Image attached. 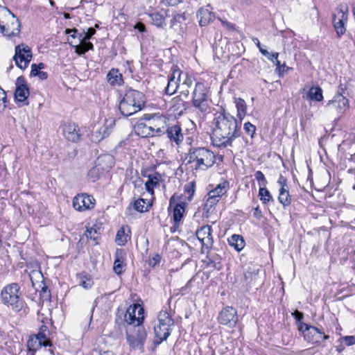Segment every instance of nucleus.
<instances>
[{
    "mask_svg": "<svg viewBox=\"0 0 355 355\" xmlns=\"http://www.w3.org/2000/svg\"><path fill=\"white\" fill-rule=\"evenodd\" d=\"M212 144L218 148L232 147L233 141L240 136L237 120L227 112H217L213 120Z\"/></svg>",
    "mask_w": 355,
    "mask_h": 355,
    "instance_id": "f257e3e1",
    "label": "nucleus"
},
{
    "mask_svg": "<svg viewBox=\"0 0 355 355\" xmlns=\"http://www.w3.org/2000/svg\"><path fill=\"white\" fill-rule=\"evenodd\" d=\"M145 103L146 97L142 92L129 89L121 99L119 108L123 116H129L141 110Z\"/></svg>",
    "mask_w": 355,
    "mask_h": 355,
    "instance_id": "f03ea898",
    "label": "nucleus"
},
{
    "mask_svg": "<svg viewBox=\"0 0 355 355\" xmlns=\"http://www.w3.org/2000/svg\"><path fill=\"white\" fill-rule=\"evenodd\" d=\"M186 159L196 170L206 171L216 162L215 154L205 147L191 148Z\"/></svg>",
    "mask_w": 355,
    "mask_h": 355,
    "instance_id": "7ed1b4c3",
    "label": "nucleus"
},
{
    "mask_svg": "<svg viewBox=\"0 0 355 355\" xmlns=\"http://www.w3.org/2000/svg\"><path fill=\"white\" fill-rule=\"evenodd\" d=\"M2 303L11 308L14 311L19 312L24 307V300L20 292V286L17 283H11L5 286L0 293Z\"/></svg>",
    "mask_w": 355,
    "mask_h": 355,
    "instance_id": "20e7f679",
    "label": "nucleus"
},
{
    "mask_svg": "<svg viewBox=\"0 0 355 355\" xmlns=\"http://www.w3.org/2000/svg\"><path fill=\"white\" fill-rule=\"evenodd\" d=\"M21 24L15 15L6 7L0 6V30L6 36L11 37L19 33Z\"/></svg>",
    "mask_w": 355,
    "mask_h": 355,
    "instance_id": "39448f33",
    "label": "nucleus"
},
{
    "mask_svg": "<svg viewBox=\"0 0 355 355\" xmlns=\"http://www.w3.org/2000/svg\"><path fill=\"white\" fill-rule=\"evenodd\" d=\"M209 89L202 83H197L192 94V104L202 114L205 115L209 112Z\"/></svg>",
    "mask_w": 355,
    "mask_h": 355,
    "instance_id": "423d86ee",
    "label": "nucleus"
},
{
    "mask_svg": "<svg viewBox=\"0 0 355 355\" xmlns=\"http://www.w3.org/2000/svg\"><path fill=\"white\" fill-rule=\"evenodd\" d=\"M174 321L166 311L159 312L157 317V324L154 327L156 340L155 345L160 344L170 336Z\"/></svg>",
    "mask_w": 355,
    "mask_h": 355,
    "instance_id": "0eeeda50",
    "label": "nucleus"
},
{
    "mask_svg": "<svg viewBox=\"0 0 355 355\" xmlns=\"http://www.w3.org/2000/svg\"><path fill=\"white\" fill-rule=\"evenodd\" d=\"M113 165V158L110 155H104L99 156L96 161V165L92 167L87 173V175L92 182H95L101 175L108 171Z\"/></svg>",
    "mask_w": 355,
    "mask_h": 355,
    "instance_id": "6e6552de",
    "label": "nucleus"
},
{
    "mask_svg": "<svg viewBox=\"0 0 355 355\" xmlns=\"http://www.w3.org/2000/svg\"><path fill=\"white\" fill-rule=\"evenodd\" d=\"M349 107V100L342 94H336L332 100L329 101L324 108L327 113L336 115L339 118Z\"/></svg>",
    "mask_w": 355,
    "mask_h": 355,
    "instance_id": "1a4fd4ad",
    "label": "nucleus"
},
{
    "mask_svg": "<svg viewBox=\"0 0 355 355\" xmlns=\"http://www.w3.org/2000/svg\"><path fill=\"white\" fill-rule=\"evenodd\" d=\"M147 339V332L144 327L135 328L131 333H127L126 340L129 347L134 350L144 352V345Z\"/></svg>",
    "mask_w": 355,
    "mask_h": 355,
    "instance_id": "9d476101",
    "label": "nucleus"
},
{
    "mask_svg": "<svg viewBox=\"0 0 355 355\" xmlns=\"http://www.w3.org/2000/svg\"><path fill=\"white\" fill-rule=\"evenodd\" d=\"M180 197L176 196L175 194L173 195L170 200H169V207L168 209H170L172 206L174 205L173 209V225L171 227V232H176L180 225L181 220L183 218L184 213L185 211V208L187 207V203L180 201L178 202Z\"/></svg>",
    "mask_w": 355,
    "mask_h": 355,
    "instance_id": "9b49d317",
    "label": "nucleus"
},
{
    "mask_svg": "<svg viewBox=\"0 0 355 355\" xmlns=\"http://www.w3.org/2000/svg\"><path fill=\"white\" fill-rule=\"evenodd\" d=\"M32 58V51L28 45L22 43L15 46V55L12 60L19 69L22 70L26 69L31 61Z\"/></svg>",
    "mask_w": 355,
    "mask_h": 355,
    "instance_id": "f8f14e48",
    "label": "nucleus"
},
{
    "mask_svg": "<svg viewBox=\"0 0 355 355\" xmlns=\"http://www.w3.org/2000/svg\"><path fill=\"white\" fill-rule=\"evenodd\" d=\"M348 9L347 7L340 6L336 9L333 14V24L338 37L345 33V24L348 18Z\"/></svg>",
    "mask_w": 355,
    "mask_h": 355,
    "instance_id": "ddd939ff",
    "label": "nucleus"
},
{
    "mask_svg": "<svg viewBox=\"0 0 355 355\" xmlns=\"http://www.w3.org/2000/svg\"><path fill=\"white\" fill-rule=\"evenodd\" d=\"M144 319V308L138 304L130 305L124 316L125 322L137 327L143 322Z\"/></svg>",
    "mask_w": 355,
    "mask_h": 355,
    "instance_id": "4468645a",
    "label": "nucleus"
},
{
    "mask_svg": "<svg viewBox=\"0 0 355 355\" xmlns=\"http://www.w3.org/2000/svg\"><path fill=\"white\" fill-rule=\"evenodd\" d=\"M218 320L220 324L234 327L239 320L237 311L232 306H226L220 312Z\"/></svg>",
    "mask_w": 355,
    "mask_h": 355,
    "instance_id": "2eb2a0df",
    "label": "nucleus"
},
{
    "mask_svg": "<svg viewBox=\"0 0 355 355\" xmlns=\"http://www.w3.org/2000/svg\"><path fill=\"white\" fill-rule=\"evenodd\" d=\"M211 232V227L209 225L202 226L196 232V235L202 244V249H205L207 252L212 248L214 243Z\"/></svg>",
    "mask_w": 355,
    "mask_h": 355,
    "instance_id": "dca6fc26",
    "label": "nucleus"
},
{
    "mask_svg": "<svg viewBox=\"0 0 355 355\" xmlns=\"http://www.w3.org/2000/svg\"><path fill=\"white\" fill-rule=\"evenodd\" d=\"M95 199L86 193L76 195L73 200V207L76 210L83 211L94 207Z\"/></svg>",
    "mask_w": 355,
    "mask_h": 355,
    "instance_id": "f3484780",
    "label": "nucleus"
},
{
    "mask_svg": "<svg viewBox=\"0 0 355 355\" xmlns=\"http://www.w3.org/2000/svg\"><path fill=\"white\" fill-rule=\"evenodd\" d=\"M167 119L163 115L153 114L148 119L153 133L155 136H159L165 133L166 130Z\"/></svg>",
    "mask_w": 355,
    "mask_h": 355,
    "instance_id": "a211bd4d",
    "label": "nucleus"
},
{
    "mask_svg": "<svg viewBox=\"0 0 355 355\" xmlns=\"http://www.w3.org/2000/svg\"><path fill=\"white\" fill-rule=\"evenodd\" d=\"M329 338L322 329L311 326L304 335V339L309 343L319 345L322 340Z\"/></svg>",
    "mask_w": 355,
    "mask_h": 355,
    "instance_id": "6ab92c4d",
    "label": "nucleus"
},
{
    "mask_svg": "<svg viewBox=\"0 0 355 355\" xmlns=\"http://www.w3.org/2000/svg\"><path fill=\"white\" fill-rule=\"evenodd\" d=\"M29 96V89L26 85L25 78L19 76L16 80V89L15 98L17 103H24Z\"/></svg>",
    "mask_w": 355,
    "mask_h": 355,
    "instance_id": "aec40b11",
    "label": "nucleus"
},
{
    "mask_svg": "<svg viewBox=\"0 0 355 355\" xmlns=\"http://www.w3.org/2000/svg\"><path fill=\"white\" fill-rule=\"evenodd\" d=\"M181 70L177 67L172 69V73L168 76V84L166 87V94L172 95L175 94L178 89L180 82Z\"/></svg>",
    "mask_w": 355,
    "mask_h": 355,
    "instance_id": "412c9836",
    "label": "nucleus"
},
{
    "mask_svg": "<svg viewBox=\"0 0 355 355\" xmlns=\"http://www.w3.org/2000/svg\"><path fill=\"white\" fill-rule=\"evenodd\" d=\"M42 346H49L48 351L52 348L51 343H46L41 340L36 335L31 337L27 342L28 353L29 355H35V352L42 347Z\"/></svg>",
    "mask_w": 355,
    "mask_h": 355,
    "instance_id": "4be33fe9",
    "label": "nucleus"
},
{
    "mask_svg": "<svg viewBox=\"0 0 355 355\" xmlns=\"http://www.w3.org/2000/svg\"><path fill=\"white\" fill-rule=\"evenodd\" d=\"M103 228L101 223H96L92 226L87 227L85 232V236L94 242V245H97L101 239V235L103 232Z\"/></svg>",
    "mask_w": 355,
    "mask_h": 355,
    "instance_id": "5701e85b",
    "label": "nucleus"
},
{
    "mask_svg": "<svg viewBox=\"0 0 355 355\" xmlns=\"http://www.w3.org/2000/svg\"><path fill=\"white\" fill-rule=\"evenodd\" d=\"M165 133L170 141L174 142L177 145H179L183 141L184 136L182 128L178 124L167 127Z\"/></svg>",
    "mask_w": 355,
    "mask_h": 355,
    "instance_id": "b1692460",
    "label": "nucleus"
},
{
    "mask_svg": "<svg viewBox=\"0 0 355 355\" xmlns=\"http://www.w3.org/2000/svg\"><path fill=\"white\" fill-rule=\"evenodd\" d=\"M63 135L67 139L72 142L79 141L80 135L78 127L74 123L64 124L62 127Z\"/></svg>",
    "mask_w": 355,
    "mask_h": 355,
    "instance_id": "393cba45",
    "label": "nucleus"
},
{
    "mask_svg": "<svg viewBox=\"0 0 355 355\" xmlns=\"http://www.w3.org/2000/svg\"><path fill=\"white\" fill-rule=\"evenodd\" d=\"M114 257L113 270L116 275H119L123 272L126 266L123 250L121 249L116 250Z\"/></svg>",
    "mask_w": 355,
    "mask_h": 355,
    "instance_id": "a878e982",
    "label": "nucleus"
},
{
    "mask_svg": "<svg viewBox=\"0 0 355 355\" xmlns=\"http://www.w3.org/2000/svg\"><path fill=\"white\" fill-rule=\"evenodd\" d=\"M162 181V178L160 173H154L148 175V180L145 183L146 191L151 193H154V189L159 186L160 182Z\"/></svg>",
    "mask_w": 355,
    "mask_h": 355,
    "instance_id": "bb28decb",
    "label": "nucleus"
},
{
    "mask_svg": "<svg viewBox=\"0 0 355 355\" xmlns=\"http://www.w3.org/2000/svg\"><path fill=\"white\" fill-rule=\"evenodd\" d=\"M107 81L112 86H120L123 84L122 74L118 69H112L107 74Z\"/></svg>",
    "mask_w": 355,
    "mask_h": 355,
    "instance_id": "cd10ccee",
    "label": "nucleus"
},
{
    "mask_svg": "<svg viewBox=\"0 0 355 355\" xmlns=\"http://www.w3.org/2000/svg\"><path fill=\"white\" fill-rule=\"evenodd\" d=\"M197 17L199 19V24L204 26L213 21L214 15L207 9L200 8L197 13Z\"/></svg>",
    "mask_w": 355,
    "mask_h": 355,
    "instance_id": "c85d7f7f",
    "label": "nucleus"
},
{
    "mask_svg": "<svg viewBox=\"0 0 355 355\" xmlns=\"http://www.w3.org/2000/svg\"><path fill=\"white\" fill-rule=\"evenodd\" d=\"M135 130L137 135L141 137H155L149 123L148 124L142 122L139 123L135 126Z\"/></svg>",
    "mask_w": 355,
    "mask_h": 355,
    "instance_id": "c756f323",
    "label": "nucleus"
},
{
    "mask_svg": "<svg viewBox=\"0 0 355 355\" xmlns=\"http://www.w3.org/2000/svg\"><path fill=\"white\" fill-rule=\"evenodd\" d=\"M130 230L129 227H122L116 235V242L119 245H124L130 239Z\"/></svg>",
    "mask_w": 355,
    "mask_h": 355,
    "instance_id": "7c9ffc66",
    "label": "nucleus"
},
{
    "mask_svg": "<svg viewBox=\"0 0 355 355\" xmlns=\"http://www.w3.org/2000/svg\"><path fill=\"white\" fill-rule=\"evenodd\" d=\"M186 20L184 13H178L173 16L170 21V26L176 31H181L183 29L182 25Z\"/></svg>",
    "mask_w": 355,
    "mask_h": 355,
    "instance_id": "2f4dec72",
    "label": "nucleus"
},
{
    "mask_svg": "<svg viewBox=\"0 0 355 355\" xmlns=\"http://www.w3.org/2000/svg\"><path fill=\"white\" fill-rule=\"evenodd\" d=\"M229 189V182L227 181H223L219 183L214 189L211 190L208 193L211 196H214L220 200L221 197L225 195Z\"/></svg>",
    "mask_w": 355,
    "mask_h": 355,
    "instance_id": "473e14b6",
    "label": "nucleus"
},
{
    "mask_svg": "<svg viewBox=\"0 0 355 355\" xmlns=\"http://www.w3.org/2000/svg\"><path fill=\"white\" fill-rule=\"evenodd\" d=\"M168 10H161L152 13L150 16L153 24L157 27H162L165 24V18L168 15Z\"/></svg>",
    "mask_w": 355,
    "mask_h": 355,
    "instance_id": "72a5a7b5",
    "label": "nucleus"
},
{
    "mask_svg": "<svg viewBox=\"0 0 355 355\" xmlns=\"http://www.w3.org/2000/svg\"><path fill=\"white\" fill-rule=\"evenodd\" d=\"M228 243L233 247L237 252H240L245 247V241L241 235L233 234L228 239Z\"/></svg>",
    "mask_w": 355,
    "mask_h": 355,
    "instance_id": "f704fd0d",
    "label": "nucleus"
},
{
    "mask_svg": "<svg viewBox=\"0 0 355 355\" xmlns=\"http://www.w3.org/2000/svg\"><path fill=\"white\" fill-rule=\"evenodd\" d=\"M303 98L311 101H321L323 99L322 90L319 87H312L306 96H303Z\"/></svg>",
    "mask_w": 355,
    "mask_h": 355,
    "instance_id": "c9c22d12",
    "label": "nucleus"
},
{
    "mask_svg": "<svg viewBox=\"0 0 355 355\" xmlns=\"http://www.w3.org/2000/svg\"><path fill=\"white\" fill-rule=\"evenodd\" d=\"M259 269L255 266H248L247 270L244 273L245 281L251 284L255 282L258 277Z\"/></svg>",
    "mask_w": 355,
    "mask_h": 355,
    "instance_id": "e433bc0d",
    "label": "nucleus"
},
{
    "mask_svg": "<svg viewBox=\"0 0 355 355\" xmlns=\"http://www.w3.org/2000/svg\"><path fill=\"white\" fill-rule=\"evenodd\" d=\"M234 103L237 110V116L240 121L243 119L247 113V105L245 101L241 98H234Z\"/></svg>",
    "mask_w": 355,
    "mask_h": 355,
    "instance_id": "4c0bfd02",
    "label": "nucleus"
},
{
    "mask_svg": "<svg viewBox=\"0 0 355 355\" xmlns=\"http://www.w3.org/2000/svg\"><path fill=\"white\" fill-rule=\"evenodd\" d=\"M29 277L31 281L32 285L34 287L35 285V280L42 279L41 284L40 285V288H41V291L43 293H46L47 291V286L43 283V275L42 272L39 270H32L29 274Z\"/></svg>",
    "mask_w": 355,
    "mask_h": 355,
    "instance_id": "58836bf2",
    "label": "nucleus"
},
{
    "mask_svg": "<svg viewBox=\"0 0 355 355\" xmlns=\"http://www.w3.org/2000/svg\"><path fill=\"white\" fill-rule=\"evenodd\" d=\"M278 200L284 207L288 206L291 203V196L288 188H280Z\"/></svg>",
    "mask_w": 355,
    "mask_h": 355,
    "instance_id": "ea45409f",
    "label": "nucleus"
},
{
    "mask_svg": "<svg viewBox=\"0 0 355 355\" xmlns=\"http://www.w3.org/2000/svg\"><path fill=\"white\" fill-rule=\"evenodd\" d=\"M80 286L85 289H89L92 287L94 282L91 276L86 274L80 275Z\"/></svg>",
    "mask_w": 355,
    "mask_h": 355,
    "instance_id": "a19ab883",
    "label": "nucleus"
},
{
    "mask_svg": "<svg viewBox=\"0 0 355 355\" xmlns=\"http://www.w3.org/2000/svg\"><path fill=\"white\" fill-rule=\"evenodd\" d=\"M115 125L114 120L106 121L103 126L100 128L103 138L107 137Z\"/></svg>",
    "mask_w": 355,
    "mask_h": 355,
    "instance_id": "79ce46f5",
    "label": "nucleus"
},
{
    "mask_svg": "<svg viewBox=\"0 0 355 355\" xmlns=\"http://www.w3.org/2000/svg\"><path fill=\"white\" fill-rule=\"evenodd\" d=\"M260 200L263 204H267L270 201H273V198L270 191L266 187H260L259 191Z\"/></svg>",
    "mask_w": 355,
    "mask_h": 355,
    "instance_id": "37998d69",
    "label": "nucleus"
},
{
    "mask_svg": "<svg viewBox=\"0 0 355 355\" xmlns=\"http://www.w3.org/2000/svg\"><path fill=\"white\" fill-rule=\"evenodd\" d=\"M49 334L50 333L48 327L46 325H42L40 328L38 334L36 336L46 343H51L49 338Z\"/></svg>",
    "mask_w": 355,
    "mask_h": 355,
    "instance_id": "c03bdc74",
    "label": "nucleus"
},
{
    "mask_svg": "<svg viewBox=\"0 0 355 355\" xmlns=\"http://www.w3.org/2000/svg\"><path fill=\"white\" fill-rule=\"evenodd\" d=\"M195 187H196V183L194 181H192V182H190L186 184L184 187V193L189 194L187 199L189 201L191 200L192 197L195 193Z\"/></svg>",
    "mask_w": 355,
    "mask_h": 355,
    "instance_id": "a18cd8bd",
    "label": "nucleus"
},
{
    "mask_svg": "<svg viewBox=\"0 0 355 355\" xmlns=\"http://www.w3.org/2000/svg\"><path fill=\"white\" fill-rule=\"evenodd\" d=\"M134 208L139 212H144L148 210V205L144 199L139 198L134 202Z\"/></svg>",
    "mask_w": 355,
    "mask_h": 355,
    "instance_id": "49530a36",
    "label": "nucleus"
},
{
    "mask_svg": "<svg viewBox=\"0 0 355 355\" xmlns=\"http://www.w3.org/2000/svg\"><path fill=\"white\" fill-rule=\"evenodd\" d=\"M180 80H182V83L180 82V85L183 86H187L188 87H191L193 85V79L191 76H189L187 73H183L181 71Z\"/></svg>",
    "mask_w": 355,
    "mask_h": 355,
    "instance_id": "de8ad7c7",
    "label": "nucleus"
},
{
    "mask_svg": "<svg viewBox=\"0 0 355 355\" xmlns=\"http://www.w3.org/2000/svg\"><path fill=\"white\" fill-rule=\"evenodd\" d=\"M219 198L214 196H211V195L208 193V198L205 202V207L207 209V211H209L214 206H215L219 202Z\"/></svg>",
    "mask_w": 355,
    "mask_h": 355,
    "instance_id": "09e8293b",
    "label": "nucleus"
},
{
    "mask_svg": "<svg viewBox=\"0 0 355 355\" xmlns=\"http://www.w3.org/2000/svg\"><path fill=\"white\" fill-rule=\"evenodd\" d=\"M96 33L94 28H89L87 32L80 33L78 38L80 41H87L89 40Z\"/></svg>",
    "mask_w": 355,
    "mask_h": 355,
    "instance_id": "8fccbe9b",
    "label": "nucleus"
},
{
    "mask_svg": "<svg viewBox=\"0 0 355 355\" xmlns=\"http://www.w3.org/2000/svg\"><path fill=\"white\" fill-rule=\"evenodd\" d=\"M261 53L266 56L268 60L272 61L273 63H275L277 60H278V53H270L266 49H261Z\"/></svg>",
    "mask_w": 355,
    "mask_h": 355,
    "instance_id": "3c124183",
    "label": "nucleus"
},
{
    "mask_svg": "<svg viewBox=\"0 0 355 355\" xmlns=\"http://www.w3.org/2000/svg\"><path fill=\"white\" fill-rule=\"evenodd\" d=\"M243 130L246 134L249 135L252 138L256 131V127L251 123L246 122L243 125Z\"/></svg>",
    "mask_w": 355,
    "mask_h": 355,
    "instance_id": "603ef678",
    "label": "nucleus"
},
{
    "mask_svg": "<svg viewBox=\"0 0 355 355\" xmlns=\"http://www.w3.org/2000/svg\"><path fill=\"white\" fill-rule=\"evenodd\" d=\"M6 101V94L4 90L0 87V113L4 111Z\"/></svg>",
    "mask_w": 355,
    "mask_h": 355,
    "instance_id": "864d4df0",
    "label": "nucleus"
},
{
    "mask_svg": "<svg viewBox=\"0 0 355 355\" xmlns=\"http://www.w3.org/2000/svg\"><path fill=\"white\" fill-rule=\"evenodd\" d=\"M254 176H255V179L259 182V185L263 186V187L266 186V184L267 183V180L265 178L263 173L261 171H257L254 174Z\"/></svg>",
    "mask_w": 355,
    "mask_h": 355,
    "instance_id": "5fc2aeb1",
    "label": "nucleus"
},
{
    "mask_svg": "<svg viewBox=\"0 0 355 355\" xmlns=\"http://www.w3.org/2000/svg\"><path fill=\"white\" fill-rule=\"evenodd\" d=\"M103 139L104 138L100 128L96 131H94L91 136L92 141L95 143L99 142Z\"/></svg>",
    "mask_w": 355,
    "mask_h": 355,
    "instance_id": "6e6d98bb",
    "label": "nucleus"
},
{
    "mask_svg": "<svg viewBox=\"0 0 355 355\" xmlns=\"http://www.w3.org/2000/svg\"><path fill=\"white\" fill-rule=\"evenodd\" d=\"M161 261V257L159 254H155L148 259V266L151 268H155L159 263Z\"/></svg>",
    "mask_w": 355,
    "mask_h": 355,
    "instance_id": "4d7b16f0",
    "label": "nucleus"
},
{
    "mask_svg": "<svg viewBox=\"0 0 355 355\" xmlns=\"http://www.w3.org/2000/svg\"><path fill=\"white\" fill-rule=\"evenodd\" d=\"M189 89L190 87L179 84L178 91H179L181 96H183L185 98H188L189 96Z\"/></svg>",
    "mask_w": 355,
    "mask_h": 355,
    "instance_id": "13d9d810",
    "label": "nucleus"
},
{
    "mask_svg": "<svg viewBox=\"0 0 355 355\" xmlns=\"http://www.w3.org/2000/svg\"><path fill=\"white\" fill-rule=\"evenodd\" d=\"M311 327V325H309L302 322H300L298 324V329L300 331H301L304 337L306 332L308 331V329H310Z\"/></svg>",
    "mask_w": 355,
    "mask_h": 355,
    "instance_id": "bf43d9fd",
    "label": "nucleus"
},
{
    "mask_svg": "<svg viewBox=\"0 0 355 355\" xmlns=\"http://www.w3.org/2000/svg\"><path fill=\"white\" fill-rule=\"evenodd\" d=\"M347 346H350L355 344V336H346L342 338Z\"/></svg>",
    "mask_w": 355,
    "mask_h": 355,
    "instance_id": "052dcab7",
    "label": "nucleus"
},
{
    "mask_svg": "<svg viewBox=\"0 0 355 355\" xmlns=\"http://www.w3.org/2000/svg\"><path fill=\"white\" fill-rule=\"evenodd\" d=\"M87 51V49L81 42L75 46V52L80 55L85 54Z\"/></svg>",
    "mask_w": 355,
    "mask_h": 355,
    "instance_id": "680f3d73",
    "label": "nucleus"
},
{
    "mask_svg": "<svg viewBox=\"0 0 355 355\" xmlns=\"http://www.w3.org/2000/svg\"><path fill=\"white\" fill-rule=\"evenodd\" d=\"M277 68H276V70H277L279 71V73H284L285 71V69L286 68V69H288V67H286L285 63L284 64H281L280 61L279 60H277L275 62V63H274Z\"/></svg>",
    "mask_w": 355,
    "mask_h": 355,
    "instance_id": "e2e57ef3",
    "label": "nucleus"
},
{
    "mask_svg": "<svg viewBox=\"0 0 355 355\" xmlns=\"http://www.w3.org/2000/svg\"><path fill=\"white\" fill-rule=\"evenodd\" d=\"M293 315L294 317V318L296 320L297 322H302V320L304 318V314L302 312H300L298 311H295L293 313Z\"/></svg>",
    "mask_w": 355,
    "mask_h": 355,
    "instance_id": "0e129e2a",
    "label": "nucleus"
},
{
    "mask_svg": "<svg viewBox=\"0 0 355 355\" xmlns=\"http://www.w3.org/2000/svg\"><path fill=\"white\" fill-rule=\"evenodd\" d=\"M41 71L36 67V64H31V76H36Z\"/></svg>",
    "mask_w": 355,
    "mask_h": 355,
    "instance_id": "69168bd1",
    "label": "nucleus"
},
{
    "mask_svg": "<svg viewBox=\"0 0 355 355\" xmlns=\"http://www.w3.org/2000/svg\"><path fill=\"white\" fill-rule=\"evenodd\" d=\"M277 182L281 185V188H288L286 184V179L280 175Z\"/></svg>",
    "mask_w": 355,
    "mask_h": 355,
    "instance_id": "338daca9",
    "label": "nucleus"
},
{
    "mask_svg": "<svg viewBox=\"0 0 355 355\" xmlns=\"http://www.w3.org/2000/svg\"><path fill=\"white\" fill-rule=\"evenodd\" d=\"M95 352L96 353V355H114V353L110 350L103 351L102 349H96Z\"/></svg>",
    "mask_w": 355,
    "mask_h": 355,
    "instance_id": "774afa93",
    "label": "nucleus"
}]
</instances>
